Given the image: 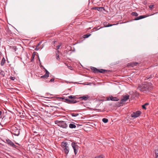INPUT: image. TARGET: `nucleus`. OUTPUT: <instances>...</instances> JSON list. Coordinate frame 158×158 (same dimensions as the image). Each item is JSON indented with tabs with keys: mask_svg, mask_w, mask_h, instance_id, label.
<instances>
[{
	"mask_svg": "<svg viewBox=\"0 0 158 158\" xmlns=\"http://www.w3.org/2000/svg\"><path fill=\"white\" fill-rule=\"evenodd\" d=\"M152 85L151 83H146L145 84L139 85L138 87V89L142 92L146 93L152 89Z\"/></svg>",
	"mask_w": 158,
	"mask_h": 158,
	"instance_id": "1",
	"label": "nucleus"
},
{
	"mask_svg": "<svg viewBox=\"0 0 158 158\" xmlns=\"http://www.w3.org/2000/svg\"><path fill=\"white\" fill-rule=\"evenodd\" d=\"M62 145L64 148V152L65 154H68L69 151V148L67 143V142H63L62 143Z\"/></svg>",
	"mask_w": 158,
	"mask_h": 158,
	"instance_id": "2",
	"label": "nucleus"
},
{
	"mask_svg": "<svg viewBox=\"0 0 158 158\" xmlns=\"http://www.w3.org/2000/svg\"><path fill=\"white\" fill-rule=\"evenodd\" d=\"M12 134L16 136H18L19 134L20 130L16 127H12Z\"/></svg>",
	"mask_w": 158,
	"mask_h": 158,
	"instance_id": "3",
	"label": "nucleus"
},
{
	"mask_svg": "<svg viewBox=\"0 0 158 158\" xmlns=\"http://www.w3.org/2000/svg\"><path fill=\"white\" fill-rule=\"evenodd\" d=\"M141 112L139 111L138 110L136 111L133 112L131 114V117L132 118H136L139 117L141 114Z\"/></svg>",
	"mask_w": 158,
	"mask_h": 158,
	"instance_id": "4",
	"label": "nucleus"
},
{
	"mask_svg": "<svg viewBox=\"0 0 158 158\" xmlns=\"http://www.w3.org/2000/svg\"><path fill=\"white\" fill-rule=\"evenodd\" d=\"M58 126L63 128H66L67 127V124L64 121H59L58 123Z\"/></svg>",
	"mask_w": 158,
	"mask_h": 158,
	"instance_id": "5",
	"label": "nucleus"
},
{
	"mask_svg": "<svg viewBox=\"0 0 158 158\" xmlns=\"http://www.w3.org/2000/svg\"><path fill=\"white\" fill-rule=\"evenodd\" d=\"M71 145L74 150V153L76 155L78 152V146L74 143H72L71 144Z\"/></svg>",
	"mask_w": 158,
	"mask_h": 158,
	"instance_id": "6",
	"label": "nucleus"
},
{
	"mask_svg": "<svg viewBox=\"0 0 158 158\" xmlns=\"http://www.w3.org/2000/svg\"><path fill=\"white\" fill-rule=\"evenodd\" d=\"M6 143L10 146L13 147L14 148H16V146L14 144V143L10 139H6Z\"/></svg>",
	"mask_w": 158,
	"mask_h": 158,
	"instance_id": "7",
	"label": "nucleus"
},
{
	"mask_svg": "<svg viewBox=\"0 0 158 158\" xmlns=\"http://www.w3.org/2000/svg\"><path fill=\"white\" fill-rule=\"evenodd\" d=\"M129 98V95L127 94L123 96V98L120 101V104H123Z\"/></svg>",
	"mask_w": 158,
	"mask_h": 158,
	"instance_id": "8",
	"label": "nucleus"
},
{
	"mask_svg": "<svg viewBox=\"0 0 158 158\" xmlns=\"http://www.w3.org/2000/svg\"><path fill=\"white\" fill-rule=\"evenodd\" d=\"M108 100L116 101L119 100V99L117 97H113L112 96H111L108 97Z\"/></svg>",
	"mask_w": 158,
	"mask_h": 158,
	"instance_id": "9",
	"label": "nucleus"
},
{
	"mask_svg": "<svg viewBox=\"0 0 158 158\" xmlns=\"http://www.w3.org/2000/svg\"><path fill=\"white\" fill-rule=\"evenodd\" d=\"M65 101L69 103H75L77 102V101L75 100H70L68 98L65 99Z\"/></svg>",
	"mask_w": 158,
	"mask_h": 158,
	"instance_id": "10",
	"label": "nucleus"
},
{
	"mask_svg": "<svg viewBox=\"0 0 158 158\" xmlns=\"http://www.w3.org/2000/svg\"><path fill=\"white\" fill-rule=\"evenodd\" d=\"M45 71L46 72L44 76L41 77V78L48 77H49V72L46 69H45Z\"/></svg>",
	"mask_w": 158,
	"mask_h": 158,
	"instance_id": "11",
	"label": "nucleus"
},
{
	"mask_svg": "<svg viewBox=\"0 0 158 158\" xmlns=\"http://www.w3.org/2000/svg\"><path fill=\"white\" fill-rule=\"evenodd\" d=\"M137 64L138 63L137 62H131L128 63L127 66L129 67H133L134 66H136Z\"/></svg>",
	"mask_w": 158,
	"mask_h": 158,
	"instance_id": "12",
	"label": "nucleus"
},
{
	"mask_svg": "<svg viewBox=\"0 0 158 158\" xmlns=\"http://www.w3.org/2000/svg\"><path fill=\"white\" fill-rule=\"evenodd\" d=\"M146 17V16L145 15H141L138 17H137L135 18V20H138L145 18Z\"/></svg>",
	"mask_w": 158,
	"mask_h": 158,
	"instance_id": "13",
	"label": "nucleus"
},
{
	"mask_svg": "<svg viewBox=\"0 0 158 158\" xmlns=\"http://www.w3.org/2000/svg\"><path fill=\"white\" fill-rule=\"evenodd\" d=\"M91 69L93 71V72L95 73H98V69H97L95 68L92 67Z\"/></svg>",
	"mask_w": 158,
	"mask_h": 158,
	"instance_id": "14",
	"label": "nucleus"
},
{
	"mask_svg": "<svg viewBox=\"0 0 158 158\" xmlns=\"http://www.w3.org/2000/svg\"><path fill=\"white\" fill-rule=\"evenodd\" d=\"M93 9L98 11H101L103 7H94L93 8Z\"/></svg>",
	"mask_w": 158,
	"mask_h": 158,
	"instance_id": "15",
	"label": "nucleus"
},
{
	"mask_svg": "<svg viewBox=\"0 0 158 158\" xmlns=\"http://www.w3.org/2000/svg\"><path fill=\"white\" fill-rule=\"evenodd\" d=\"M107 23L106 22L103 23V24L104 26V27H109L113 25L110 24H107Z\"/></svg>",
	"mask_w": 158,
	"mask_h": 158,
	"instance_id": "16",
	"label": "nucleus"
},
{
	"mask_svg": "<svg viewBox=\"0 0 158 158\" xmlns=\"http://www.w3.org/2000/svg\"><path fill=\"white\" fill-rule=\"evenodd\" d=\"M69 126V128L71 129L75 128L76 127L74 124L72 123L70 124Z\"/></svg>",
	"mask_w": 158,
	"mask_h": 158,
	"instance_id": "17",
	"label": "nucleus"
},
{
	"mask_svg": "<svg viewBox=\"0 0 158 158\" xmlns=\"http://www.w3.org/2000/svg\"><path fill=\"white\" fill-rule=\"evenodd\" d=\"M80 98L82 99V100H86L88 98V96H84L81 97Z\"/></svg>",
	"mask_w": 158,
	"mask_h": 158,
	"instance_id": "18",
	"label": "nucleus"
},
{
	"mask_svg": "<svg viewBox=\"0 0 158 158\" xmlns=\"http://www.w3.org/2000/svg\"><path fill=\"white\" fill-rule=\"evenodd\" d=\"M5 59L3 58L1 61V65H2V66H3L4 64H5Z\"/></svg>",
	"mask_w": 158,
	"mask_h": 158,
	"instance_id": "19",
	"label": "nucleus"
},
{
	"mask_svg": "<svg viewBox=\"0 0 158 158\" xmlns=\"http://www.w3.org/2000/svg\"><path fill=\"white\" fill-rule=\"evenodd\" d=\"M106 70L103 69H98V73H104L105 72Z\"/></svg>",
	"mask_w": 158,
	"mask_h": 158,
	"instance_id": "20",
	"label": "nucleus"
},
{
	"mask_svg": "<svg viewBox=\"0 0 158 158\" xmlns=\"http://www.w3.org/2000/svg\"><path fill=\"white\" fill-rule=\"evenodd\" d=\"M41 42H40L37 44V46L36 47V48H35V50H36V51H37L38 50H39V49H40V48H38V46L40 45V44H41Z\"/></svg>",
	"mask_w": 158,
	"mask_h": 158,
	"instance_id": "21",
	"label": "nucleus"
},
{
	"mask_svg": "<svg viewBox=\"0 0 158 158\" xmlns=\"http://www.w3.org/2000/svg\"><path fill=\"white\" fill-rule=\"evenodd\" d=\"M132 15L135 16H137L138 15V14L135 12H133L131 13Z\"/></svg>",
	"mask_w": 158,
	"mask_h": 158,
	"instance_id": "22",
	"label": "nucleus"
},
{
	"mask_svg": "<svg viewBox=\"0 0 158 158\" xmlns=\"http://www.w3.org/2000/svg\"><path fill=\"white\" fill-rule=\"evenodd\" d=\"M71 115L73 117H76L77 116L79 115V114L77 113H73L71 114Z\"/></svg>",
	"mask_w": 158,
	"mask_h": 158,
	"instance_id": "23",
	"label": "nucleus"
},
{
	"mask_svg": "<svg viewBox=\"0 0 158 158\" xmlns=\"http://www.w3.org/2000/svg\"><path fill=\"white\" fill-rule=\"evenodd\" d=\"M102 121L105 123H107L108 122V119L106 118H103L102 119Z\"/></svg>",
	"mask_w": 158,
	"mask_h": 158,
	"instance_id": "24",
	"label": "nucleus"
},
{
	"mask_svg": "<svg viewBox=\"0 0 158 158\" xmlns=\"http://www.w3.org/2000/svg\"><path fill=\"white\" fill-rule=\"evenodd\" d=\"M94 158H104V156L103 155H100L96 156Z\"/></svg>",
	"mask_w": 158,
	"mask_h": 158,
	"instance_id": "25",
	"label": "nucleus"
},
{
	"mask_svg": "<svg viewBox=\"0 0 158 158\" xmlns=\"http://www.w3.org/2000/svg\"><path fill=\"white\" fill-rule=\"evenodd\" d=\"M155 152L156 156L158 155V148L155 150Z\"/></svg>",
	"mask_w": 158,
	"mask_h": 158,
	"instance_id": "26",
	"label": "nucleus"
},
{
	"mask_svg": "<svg viewBox=\"0 0 158 158\" xmlns=\"http://www.w3.org/2000/svg\"><path fill=\"white\" fill-rule=\"evenodd\" d=\"M76 98L75 96H73L72 95L69 96H68V98L69 99H74Z\"/></svg>",
	"mask_w": 158,
	"mask_h": 158,
	"instance_id": "27",
	"label": "nucleus"
},
{
	"mask_svg": "<svg viewBox=\"0 0 158 158\" xmlns=\"http://www.w3.org/2000/svg\"><path fill=\"white\" fill-rule=\"evenodd\" d=\"M90 34H85L84 35V38H87L90 36Z\"/></svg>",
	"mask_w": 158,
	"mask_h": 158,
	"instance_id": "28",
	"label": "nucleus"
},
{
	"mask_svg": "<svg viewBox=\"0 0 158 158\" xmlns=\"http://www.w3.org/2000/svg\"><path fill=\"white\" fill-rule=\"evenodd\" d=\"M59 52V51H58L56 53V58L57 59H58L59 58V55L58 54V53Z\"/></svg>",
	"mask_w": 158,
	"mask_h": 158,
	"instance_id": "29",
	"label": "nucleus"
},
{
	"mask_svg": "<svg viewBox=\"0 0 158 158\" xmlns=\"http://www.w3.org/2000/svg\"><path fill=\"white\" fill-rule=\"evenodd\" d=\"M154 6L153 5H151L149 6V8L151 9H152L153 8V7Z\"/></svg>",
	"mask_w": 158,
	"mask_h": 158,
	"instance_id": "30",
	"label": "nucleus"
},
{
	"mask_svg": "<svg viewBox=\"0 0 158 158\" xmlns=\"http://www.w3.org/2000/svg\"><path fill=\"white\" fill-rule=\"evenodd\" d=\"M10 79L12 80H14L15 79V77H10Z\"/></svg>",
	"mask_w": 158,
	"mask_h": 158,
	"instance_id": "31",
	"label": "nucleus"
},
{
	"mask_svg": "<svg viewBox=\"0 0 158 158\" xmlns=\"http://www.w3.org/2000/svg\"><path fill=\"white\" fill-rule=\"evenodd\" d=\"M145 105H143L142 106V108L144 109H146V107H145Z\"/></svg>",
	"mask_w": 158,
	"mask_h": 158,
	"instance_id": "32",
	"label": "nucleus"
},
{
	"mask_svg": "<svg viewBox=\"0 0 158 158\" xmlns=\"http://www.w3.org/2000/svg\"><path fill=\"white\" fill-rule=\"evenodd\" d=\"M54 80H55V79H54V78H52V79L50 80V82H53V81H54Z\"/></svg>",
	"mask_w": 158,
	"mask_h": 158,
	"instance_id": "33",
	"label": "nucleus"
},
{
	"mask_svg": "<svg viewBox=\"0 0 158 158\" xmlns=\"http://www.w3.org/2000/svg\"><path fill=\"white\" fill-rule=\"evenodd\" d=\"M2 113V111H0V118H2V116H1V115Z\"/></svg>",
	"mask_w": 158,
	"mask_h": 158,
	"instance_id": "34",
	"label": "nucleus"
},
{
	"mask_svg": "<svg viewBox=\"0 0 158 158\" xmlns=\"http://www.w3.org/2000/svg\"><path fill=\"white\" fill-rule=\"evenodd\" d=\"M60 47V45H58L56 46V48L57 49H59Z\"/></svg>",
	"mask_w": 158,
	"mask_h": 158,
	"instance_id": "35",
	"label": "nucleus"
},
{
	"mask_svg": "<svg viewBox=\"0 0 158 158\" xmlns=\"http://www.w3.org/2000/svg\"><path fill=\"white\" fill-rule=\"evenodd\" d=\"M148 105V103H145V104H144V105H145V106H146V105Z\"/></svg>",
	"mask_w": 158,
	"mask_h": 158,
	"instance_id": "36",
	"label": "nucleus"
},
{
	"mask_svg": "<svg viewBox=\"0 0 158 158\" xmlns=\"http://www.w3.org/2000/svg\"><path fill=\"white\" fill-rule=\"evenodd\" d=\"M102 27H100V28H99L98 29H97V30L99 29H100V28H102Z\"/></svg>",
	"mask_w": 158,
	"mask_h": 158,
	"instance_id": "37",
	"label": "nucleus"
},
{
	"mask_svg": "<svg viewBox=\"0 0 158 158\" xmlns=\"http://www.w3.org/2000/svg\"><path fill=\"white\" fill-rule=\"evenodd\" d=\"M156 158H158V155H157V156H156Z\"/></svg>",
	"mask_w": 158,
	"mask_h": 158,
	"instance_id": "38",
	"label": "nucleus"
},
{
	"mask_svg": "<svg viewBox=\"0 0 158 158\" xmlns=\"http://www.w3.org/2000/svg\"><path fill=\"white\" fill-rule=\"evenodd\" d=\"M94 29H95L96 30H97V29H96V28H95V27L94 28Z\"/></svg>",
	"mask_w": 158,
	"mask_h": 158,
	"instance_id": "39",
	"label": "nucleus"
}]
</instances>
